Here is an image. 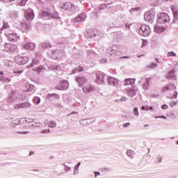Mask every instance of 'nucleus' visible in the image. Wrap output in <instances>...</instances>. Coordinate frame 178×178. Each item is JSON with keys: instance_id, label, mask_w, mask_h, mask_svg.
Instances as JSON below:
<instances>
[{"instance_id": "1", "label": "nucleus", "mask_w": 178, "mask_h": 178, "mask_svg": "<svg viewBox=\"0 0 178 178\" xmlns=\"http://www.w3.org/2000/svg\"><path fill=\"white\" fill-rule=\"evenodd\" d=\"M175 90H176V86L172 83H169L162 88L163 92H170V98L171 99L177 98L178 93Z\"/></svg>"}, {"instance_id": "2", "label": "nucleus", "mask_w": 178, "mask_h": 178, "mask_svg": "<svg viewBox=\"0 0 178 178\" xmlns=\"http://www.w3.org/2000/svg\"><path fill=\"white\" fill-rule=\"evenodd\" d=\"M20 99V94L17 90H12L8 93V97L6 99L7 104H13V102Z\"/></svg>"}, {"instance_id": "3", "label": "nucleus", "mask_w": 178, "mask_h": 178, "mask_svg": "<svg viewBox=\"0 0 178 178\" xmlns=\"http://www.w3.org/2000/svg\"><path fill=\"white\" fill-rule=\"evenodd\" d=\"M138 33L140 34V35H143V37H148V35L151 34V29H149V26L145 24H142L138 30Z\"/></svg>"}, {"instance_id": "4", "label": "nucleus", "mask_w": 178, "mask_h": 178, "mask_svg": "<svg viewBox=\"0 0 178 178\" xmlns=\"http://www.w3.org/2000/svg\"><path fill=\"white\" fill-rule=\"evenodd\" d=\"M170 22V18L167 13H162L158 15L157 22L159 24H163L165 23H169Z\"/></svg>"}, {"instance_id": "5", "label": "nucleus", "mask_w": 178, "mask_h": 178, "mask_svg": "<svg viewBox=\"0 0 178 178\" xmlns=\"http://www.w3.org/2000/svg\"><path fill=\"white\" fill-rule=\"evenodd\" d=\"M119 52V46L117 44H113L111 47H109L106 49V54L107 55H109L110 56H118V54Z\"/></svg>"}, {"instance_id": "6", "label": "nucleus", "mask_w": 178, "mask_h": 178, "mask_svg": "<svg viewBox=\"0 0 178 178\" xmlns=\"http://www.w3.org/2000/svg\"><path fill=\"white\" fill-rule=\"evenodd\" d=\"M145 22L147 23H153L155 20V11L150 10L147 11L144 15Z\"/></svg>"}, {"instance_id": "7", "label": "nucleus", "mask_w": 178, "mask_h": 178, "mask_svg": "<svg viewBox=\"0 0 178 178\" xmlns=\"http://www.w3.org/2000/svg\"><path fill=\"white\" fill-rule=\"evenodd\" d=\"M138 91V89L136 86H131L129 88H125L123 90L124 94H127L128 97H131L133 98V97L136 96L137 94V92Z\"/></svg>"}, {"instance_id": "8", "label": "nucleus", "mask_w": 178, "mask_h": 178, "mask_svg": "<svg viewBox=\"0 0 178 178\" xmlns=\"http://www.w3.org/2000/svg\"><path fill=\"white\" fill-rule=\"evenodd\" d=\"M48 55L53 59H61V58H63V51L54 49L52 50L51 53H49Z\"/></svg>"}, {"instance_id": "9", "label": "nucleus", "mask_w": 178, "mask_h": 178, "mask_svg": "<svg viewBox=\"0 0 178 178\" xmlns=\"http://www.w3.org/2000/svg\"><path fill=\"white\" fill-rule=\"evenodd\" d=\"M5 35L9 40V41H13V42L17 41L20 38L17 36L16 33H14L13 31H5Z\"/></svg>"}, {"instance_id": "10", "label": "nucleus", "mask_w": 178, "mask_h": 178, "mask_svg": "<svg viewBox=\"0 0 178 178\" xmlns=\"http://www.w3.org/2000/svg\"><path fill=\"white\" fill-rule=\"evenodd\" d=\"M31 104L29 102L19 103L13 105L14 109H30L31 108Z\"/></svg>"}, {"instance_id": "11", "label": "nucleus", "mask_w": 178, "mask_h": 178, "mask_svg": "<svg viewBox=\"0 0 178 178\" xmlns=\"http://www.w3.org/2000/svg\"><path fill=\"white\" fill-rule=\"evenodd\" d=\"M40 16V17H48V19H58V14H52L49 10L42 11Z\"/></svg>"}, {"instance_id": "12", "label": "nucleus", "mask_w": 178, "mask_h": 178, "mask_svg": "<svg viewBox=\"0 0 178 178\" xmlns=\"http://www.w3.org/2000/svg\"><path fill=\"white\" fill-rule=\"evenodd\" d=\"M15 62L18 65H26L29 62V57L18 56L15 57Z\"/></svg>"}, {"instance_id": "13", "label": "nucleus", "mask_w": 178, "mask_h": 178, "mask_svg": "<svg viewBox=\"0 0 178 178\" xmlns=\"http://www.w3.org/2000/svg\"><path fill=\"white\" fill-rule=\"evenodd\" d=\"M69 88V82L67 81H63L60 82V86H56V90L63 91V90H67Z\"/></svg>"}, {"instance_id": "14", "label": "nucleus", "mask_w": 178, "mask_h": 178, "mask_svg": "<svg viewBox=\"0 0 178 178\" xmlns=\"http://www.w3.org/2000/svg\"><path fill=\"white\" fill-rule=\"evenodd\" d=\"M25 17L26 20L31 21L34 19V11L31 8L25 10Z\"/></svg>"}, {"instance_id": "15", "label": "nucleus", "mask_w": 178, "mask_h": 178, "mask_svg": "<svg viewBox=\"0 0 178 178\" xmlns=\"http://www.w3.org/2000/svg\"><path fill=\"white\" fill-rule=\"evenodd\" d=\"M105 75L101 72L96 73V83L97 84H104Z\"/></svg>"}, {"instance_id": "16", "label": "nucleus", "mask_w": 178, "mask_h": 178, "mask_svg": "<svg viewBox=\"0 0 178 178\" xmlns=\"http://www.w3.org/2000/svg\"><path fill=\"white\" fill-rule=\"evenodd\" d=\"M107 83L109 86H113V87H116L119 84V81L117 79L108 76L107 77Z\"/></svg>"}, {"instance_id": "17", "label": "nucleus", "mask_w": 178, "mask_h": 178, "mask_svg": "<svg viewBox=\"0 0 178 178\" xmlns=\"http://www.w3.org/2000/svg\"><path fill=\"white\" fill-rule=\"evenodd\" d=\"M94 90H95V88L92 85L88 84L83 88L82 91L83 94H90V92H92Z\"/></svg>"}, {"instance_id": "18", "label": "nucleus", "mask_w": 178, "mask_h": 178, "mask_svg": "<svg viewBox=\"0 0 178 178\" xmlns=\"http://www.w3.org/2000/svg\"><path fill=\"white\" fill-rule=\"evenodd\" d=\"M75 80L76 83H78L79 87H83V86L87 83V79L84 76H76Z\"/></svg>"}, {"instance_id": "19", "label": "nucleus", "mask_w": 178, "mask_h": 178, "mask_svg": "<svg viewBox=\"0 0 178 178\" xmlns=\"http://www.w3.org/2000/svg\"><path fill=\"white\" fill-rule=\"evenodd\" d=\"M47 99H49V101H58L60 99V96L56 93H51L48 94L46 97Z\"/></svg>"}, {"instance_id": "20", "label": "nucleus", "mask_w": 178, "mask_h": 178, "mask_svg": "<svg viewBox=\"0 0 178 178\" xmlns=\"http://www.w3.org/2000/svg\"><path fill=\"white\" fill-rule=\"evenodd\" d=\"M23 48L28 51H34V49H35V44L33 42H26L23 45Z\"/></svg>"}, {"instance_id": "21", "label": "nucleus", "mask_w": 178, "mask_h": 178, "mask_svg": "<svg viewBox=\"0 0 178 178\" xmlns=\"http://www.w3.org/2000/svg\"><path fill=\"white\" fill-rule=\"evenodd\" d=\"M5 51L7 52H13L16 49V46L13 44H10L9 43L4 44Z\"/></svg>"}, {"instance_id": "22", "label": "nucleus", "mask_w": 178, "mask_h": 178, "mask_svg": "<svg viewBox=\"0 0 178 178\" xmlns=\"http://www.w3.org/2000/svg\"><path fill=\"white\" fill-rule=\"evenodd\" d=\"M98 34V32L95 29H90L86 33V37H88V38H92L93 37H95Z\"/></svg>"}, {"instance_id": "23", "label": "nucleus", "mask_w": 178, "mask_h": 178, "mask_svg": "<svg viewBox=\"0 0 178 178\" xmlns=\"http://www.w3.org/2000/svg\"><path fill=\"white\" fill-rule=\"evenodd\" d=\"M86 17H87V15H86V13H81L75 18V22L76 23H79V22H84Z\"/></svg>"}, {"instance_id": "24", "label": "nucleus", "mask_w": 178, "mask_h": 178, "mask_svg": "<svg viewBox=\"0 0 178 178\" xmlns=\"http://www.w3.org/2000/svg\"><path fill=\"white\" fill-rule=\"evenodd\" d=\"M165 77L168 80H176V74H175V70L170 71L166 75Z\"/></svg>"}, {"instance_id": "25", "label": "nucleus", "mask_w": 178, "mask_h": 178, "mask_svg": "<svg viewBox=\"0 0 178 178\" xmlns=\"http://www.w3.org/2000/svg\"><path fill=\"white\" fill-rule=\"evenodd\" d=\"M154 31L158 34H161V33H163L165 31V28L157 25L154 26Z\"/></svg>"}, {"instance_id": "26", "label": "nucleus", "mask_w": 178, "mask_h": 178, "mask_svg": "<svg viewBox=\"0 0 178 178\" xmlns=\"http://www.w3.org/2000/svg\"><path fill=\"white\" fill-rule=\"evenodd\" d=\"M9 16L11 19H17V17H19V12L10 11L9 13Z\"/></svg>"}, {"instance_id": "27", "label": "nucleus", "mask_w": 178, "mask_h": 178, "mask_svg": "<svg viewBox=\"0 0 178 178\" xmlns=\"http://www.w3.org/2000/svg\"><path fill=\"white\" fill-rule=\"evenodd\" d=\"M144 81H145V83H143V88L144 90H147V88L149 87V79L145 78Z\"/></svg>"}, {"instance_id": "28", "label": "nucleus", "mask_w": 178, "mask_h": 178, "mask_svg": "<svg viewBox=\"0 0 178 178\" xmlns=\"http://www.w3.org/2000/svg\"><path fill=\"white\" fill-rule=\"evenodd\" d=\"M40 47H42V49H45L47 48H51V47L52 46L51 45V43H49V42H45L43 43H40Z\"/></svg>"}, {"instance_id": "29", "label": "nucleus", "mask_w": 178, "mask_h": 178, "mask_svg": "<svg viewBox=\"0 0 178 178\" xmlns=\"http://www.w3.org/2000/svg\"><path fill=\"white\" fill-rule=\"evenodd\" d=\"M135 82V79H127L124 81V86H130V84H134Z\"/></svg>"}, {"instance_id": "30", "label": "nucleus", "mask_w": 178, "mask_h": 178, "mask_svg": "<svg viewBox=\"0 0 178 178\" xmlns=\"http://www.w3.org/2000/svg\"><path fill=\"white\" fill-rule=\"evenodd\" d=\"M38 63H40V60H38V59H33L32 60V63L29 65L27 66V67H35V66H37V65H38Z\"/></svg>"}, {"instance_id": "31", "label": "nucleus", "mask_w": 178, "mask_h": 178, "mask_svg": "<svg viewBox=\"0 0 178 178\" xmlns=\"http://www.w3.org/2000/svg\"><path fill=\"white\" fill-rule=\"evenodd\" d=\"M70 6H72V3L65 2L62 6L63 9H65V10H69L70 9Z\"/></svg>"}, {"instance_id": "32", "label": "nucleus", "mask_w": 178, "mask_h": 178, "mask_svg": "<svg viewBox=\"0 0 178 178\" xmlns=\"http://www.w3.org/2000/svg\"><path fill=\"white\" fill-rule=\"evenodd\" d=\"M26 89L25 90V91H28L29 92H31V91H32L33 90H34L35 87H34L33 85L27 83V84L26 85Z\"/></svg>"}, {"instance_id": "33", "label": "nucleus", "mask_w": 178, "mask_h": 178, "mask_svg": "<svg viewBox=\"0 0 178 178\" xmlns=\"http://www.w3.org/2000/svg\"><path fill=\"white\" fill-rule=\"evenodd\" d=\"M80 165H81V163H78L76 165H75L74 168V176H76V175H79V168H80Z\"/></svg>"}, {"instance_id": "34", "label": "nucleus", "mask_w": 178, "mask_h": 178, "mask_svg": "<svg viewBox=\"0 0 178 178\" xmlns=\"http://www.w3.org/2000/svg\"><path fill=\"white\" fill-rule=\"evenodd\" d=\"M9 29H10V26H9V24H8V22H3L2 30H6V31H9Z\"/></svg>"}, {"instance_id": "35", "label": "nucleus", "mask_w": 178, "mask_h": 178, "mask_svg": "<svg viewBox=\"0 0 178 178\" xmlns=\"http://www.w3.org/2000/svg\"><path fill=\"white\" fill-rule=\"evenodd\" d=\"M60 65H49V70H54V71H58L60 70Z\"/></svg>"}, {"instance_id": "36", "label": "nucleus", "mask_w": 178, "mask_h": 178, "mask_svg": "<svg viewBox=\"0 0 178 178\" xmlns=\"http://www.w3.org/2000/svg\"><path fill=\"white\" fill-rule=\"evenodd\" d=\"M144 159H145V162H147V163H151V155L149 153H147L144 156Z\"/></svg>"}, {"instance_id": "37", "label": "nucleus", "mask_w": 178, "mask_h": 178, "mask_svg": "<svg viewBox=\"0 0 178 178\" xmlns=\"http://www.w3.org/2000/svg\"><path fill=\"white\" fill-rule=\"evenodd\" d=\"M135 154H136V153H135L134 151L132 150V149H129V150H127V156H129V158L133 159V157L134 156Z\"/></svg>"}, {"instance_id": "38", "label": "nucleus", "mask_w": 178, "mask_h": 178, "mask_svg": "<svg viewBox=\"0 0 178 178\" xmlns=\"http://www.w3.org/2000/svg\"><path fill=\"white\" fill-rule=\"evenodd\" d=\"M10 78H8L6 76H1V81H3L4 83H9L10 81Z\"/></svg>"}, {"instance_id": "39", "label": "nucleus", "mask_w": 178, "mask_h": 178, "mask_svg": "<svg viewBox=\"0 0 178 178\" xmlns=\"http://www.w3.org/2000/svg\"><path fill=\"white\" fill-rule=\"evenodd\" d=\"M45 70V67L43 65H40L38 67L35 68V72H38V73H41V72H43V70Z\"/></svg>"}, {"instance_id": "40", "label": "nucleus", "mask_w": 178, "mask_h": 178, "mask_svg": "<svg viewBox=\"0 0 178 178\" xmlns=\"http://www.w3.org/2000/svg\"><path fill=\"white\" fill-rule=\"evenodd\" d=\"M62 165H63V166H64V170H65V173H67V172H70V170H72V168L67 166L66 165V163H63Z\"/></svg>"}, {"instance_id": "41", "label": "nucleus", "mask_w": 178, "mask_h": 178, "mask_svg": "<svg viewBox=\"0 0 178 178\" xmlns=\"http://www.w3.org/2000/svg\"><path fill=\"white\" fill-rule=\"evenodd\" d=\"M156 66H158V64L155 63H152L150 64H149L147 67V69H155L156 67Z\"/></svg>"}, {"instance_id": "42", "label": "nucleus", "mask_w": 178, "mask_h": 178, "mask_svg": "<svg viewBox=\"0 0 178 178\" xmlns=\"http://www.w3.org/2000/svg\"><path fill=\"white\" fill-rule=\"evenodd\" d=\"M163 157L160 154L156 156V163H161L162 162Z\"/></svg>"}, {"instance_id": "43", "label": "nucleus", "mask_w": 178, "mask_h": 178, "mask_svg": "<svg viewBox=\"0 0 178 178\" xmlns=\"http://www.w3.org/2000/svg\"><path fill=\"white\" fill-rule=\"evenodd\" d=\"M95 122V118H86V122L88 124H92Z\"/></svg>"}, {"instance_id": "44", "label": "nucleus", "mask_w": 178, "mask_h": 178, "mask_svg": "<svg viewBox=\"0 0 178 178\" xmlns=\"http://www.w3.org/2000/svg\"><path fill=\"white\" fill-rule=\"evenodd\" d=\"M109 5H111V3H102L99 8V9H105V8H109Z\"/></svg>"}, {"instance_id": "45", "label": "nucleus", "mask_w": 178, "mask_h": 178, "mask_svg": "<svg viewBox=\"0 0 178 178\" xmlns=\"http://www.w3.org/2000/svg\"><path fill=\"white\" fill-rule=\"evenodd\" d=\"M83 67H78L73 70L72 74H75V73H78V72H83Z\"/></svg>"}, {"instance_id": "46", "label": "nucleus", "mask_w": 178, "mask_h": 178, "mask_svg": "<svg viewBox=\"0 0 178 178\" xmlns=\"http://www.w3.org/2000/svg\"><path fill=\"white\" fill-rule=\"evenodd\" d=\"M20 123V120H14L12 122V127H16V126H17V124H19Z\"/></svg>"}, {"instance_id": "47", "label": "nucleus", "mask_w": 178, "mask_h": 178, "mask_svg": "<svg viewBox=\"0 0 178 178\" xmlns=\"http://www.w3.org/2000/svg\"><path fill=\"white\" fill-rule=\"evenodd\" d=\"M133 114L134 115V116H136V117H138L140 115V113H138V108L137 107L134 108Z\"/></svg>"}, {"instance_id": "48", "label": "nucleus", "mask_w": 178, "mask_h": 178, "mask_svg": "<svg viewBox=\"0 0 178 178\" xmlns=\"http://www.w3.org/2000/svg\"><path fill=\"white\" fill-rule=\"evenodd\" d=\"M33 102L34 104H40V102H41V99H40V97H35L33 99Z\"/></svg>"}, {"instance_id": "49", "label": "nucleus", "mask_w": 178, "mask_h": 178, "mask_svg": "<svg viewBox=\"0 0 178 178\" xmlns=\"http://www.w3.org/2000/svg\"><path fill=\"white\" fill-rule=\"evenodd\" d=\"M13 73L15 74H22V73H23V70L14 69Z\"/></svg>"}, {"instance_id": "50", "label": "nucleus", "mask_w": 178, "mask_h": 178, "mask_svg": "<svg viewBox=\"0 0 178 178\" xmlns=\"http://www.w3.org/2000/svg\"><path fill=\"white\" fill-rule=\"evenodd\" d=\"M178 104V101H172L170 103V108H174V106H177Z\"/></svg>"}, {"instance_id": "51", "label": "nucleus", "mask_w": 178, "mask_h": 178, "mask_svg": "<svg viewBox=\"0 0 178 178\" xmlns=\"http://www.w3.org/2000/svg\"><path fill=\"white\" fill-rule=\"evenodd\" d=\"M79 123L82 126H88V124H87V120L86 119L81 120L79 121Z\"/></svg>"}, {"instance_id": "52", "label": "nucleus", "mask_w": 178, "mask_h": 178, "mask_svg": "<svg viewBox=\"0 0 178 178\" xmlns=\"http://www.w3.org/2000/svg\"><path fill=\"white\" fill-rule=\"evenodd\" d=\"M176 53H175V52H173V51H168V53H167V57L168 58H170V57H172V56H176Z\"/></svg>"}, {"instance_id": "53", "label": "nucleus", "mask_w": 178, "mask_h": 178, "mask_svg": "<svg viewBox=\"0 0 178 178\" xmlns=\"http://www.w3.org/2000/svg\"><path fill=\"white\" fill-rule=\"evenodd\" d=\"M56 126V122H54V121H51L49 124H48V127H51V128H54Z\"/></svg>"}, {"instance_id": "54", "label": "nucleus", "mask_w": 178, "mask_h": 178, "mask_svg": "<svg viewBox=\"0 0 178 178\" xmlns=\"http://www.w3.org/2000/svg\"><path fill=\"white\" fill-rule=\"evenodd\" d=\"M29 0H21V2L19 3V6H26Z\"/></svg>"}, {"instance_id": "55", "label": "nucleus", "mask_w": 178, "mask_h": 178, "mask_svg": "<svg viewBox=\"0 0 178 178\" xmlns=\"http://www.w3.org/2000/svg\"><path fill=\"white\" fill-rule=\"evenodd\" d=\"M40 133L42 134H48V133H51V130L49 129H43Z\"/></svg>"}, {"instance_id": "56", "label": "nucleus", "mask_w": 178, "mask_h": 178, "mask_svg": "<svg viewBox=\"0 0 178 178\" xmlns=\"http://www.w3.org/2000/svg\"><path fill=\"white\" fill-rule=\"evenodd\" d=\"M172 13L174 15L175 19H178V12L176 10L172 9Z\"/></svg>"}, {"instance_id": "57", "label": "nucleus", "mask_w": 178, "mask_h": 178, "mask_svg": "<svg viewBox=\"0 0 178 178\" xmlns=\"http://www.w3.org/2000/svg\"><path fill=\"white\" fill-rule=\"evenodd\" d=\"M29 131H15L14 134H29Z\"/></svg>"}, {"instance_id": "58", "label": "nucleus", "mask_w": 178, "mask_h": 178, "mask_svg": "<svg viewBox=\"0 0 178 178\" xmlns=\"http://www.w3.org/2000/svg\"><path fill=\"white\" fill-rule=\"evenodd\" d=\"M118 101L119 102H126V101H127V97L123 96V97H121V99L120 100H116V102H118Z\"/></svg>"}, {"instance_id": "59", "label": "nucleus", "mask_w": 178, "mask_h": 178, "mask_svg": "<svg viewBox=\"0 0 178 178\" xmlns=\"http://www.w3.org/2000/svg\"><path fill=\"white\" fill-rule=\"evenodd\" d=\"M69 10H76V6H74V4L73 3H71V6H70Z\"/></svg>"}, {"instance_id": "60", "label": "nucleus", "mask_w": 178, "mask_h": 178, "mask_svg": "<svg viewBox=\"0 0 178 178\" xmlns=\"http://www.w3.org/2000/svg\"><path fill=\"white\" fill-rule=\"evenodd\" d=\"M34 124H35V127H41V126H42V124L40 122H34Z\"/></svg>"}, {"instance_id": "61", "label": "nucleus", "mask_w": 178, "mask_h": 178, "mask_svg": "<svg viewBox=\"0 0 178 178\" xmlns=\"http://www.w3.org/2000/svg\"><path fill=\"white\" fill-rule=\"evenodd\" d=\"M147 44H148V42H147V40H143L142 42V48H143V47H147Z\"/></svg>"}, {"instance_id": "62", "label": "nucleus", "mask_w": 178, "mask_h": 178, "mask_svg": "<svg viewBox=\"0 0 178 178\" xmlns=\"http://www.w3.org/2000/svg\"><path fill=\"white\" fill-rule=\"evenodd\" d=\"M168 108H169V106H168V104H163L161 106V109L163 110H166L168 109Z\"/></svg>"}, {"instance_id": "63", "label": "nucleus", "mask_w": 178, "mask_h": 178, "mask_svg": "<svg viewBox=\"0 0 178 178\" xmlns=\"http://www.w3.org/2000/svg\"><path fill=\"white\" fill-rule=\"evenodd\" d=\"M129 126H130V122H127L122 124V127H124V129L129 127Z\"/></svg>"}, {"instance_id": "64", "label": "nucleus", "mask_w": 178, "mask_h": 178, "mask_svg": "<svg viewBox=\"0 0 178 178\" xmlns=\"http://www.w3.org/2000/svg\"><path fill=\"white\" fill-rule=\"evenodd\" d=\"M95 51L90 50L89 51H88V55H95Z\"/></svg>"}]
</instances>
